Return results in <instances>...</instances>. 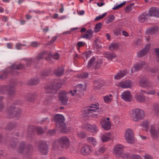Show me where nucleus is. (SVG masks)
<instances>
[{"instance_id": "b1692460", "label": "nucleus", "mask_w": 159, "mask_h": 159, "mask_svg": "<svg viewBox=\"0 0 159 159\" xmlns=\"http://www.w3.org/2000/svg\"><path fill=\"white\" fill-rule=\"evenodd\" d=\"M150 17L148 14L145 12L143 13L139 17V20L140 22L143 23L149 19Z\"/></svg>"}, {"instance_id": "09e8293b", "label": "nucleus", "mask_w": 159, "mask_h": 159, "mask_svg": "<svg viewBox=\"0 0 159 159\" xmlns=\"http://www.w3.org/2000/svg\"><path fill=\"white\" fill-rule=\"evenodd\" d=\"M26 46V44H21L20 43H17L16 44V48L18 50L22 49L23 48H22L23 47H25Z\"/></svg>"}, {"instance_id": "8fccbe9b", "label": "nucleus", "mask_w": 159, "mask_h": 159, "mask_svg": "<svg viewBox=\"0 0 159 159\" xmlns=\"http://www.w3.org/2000/svg\"><path fill=\"white\" fill-rule=\"evenodd\" d=\"M101 139L103 142H106L110 139V138L105 135H102L101 136Z\"/></svg>"}, {"instance_id": "1a4fd4ad", "label": "nucleus", "mask_w": 159, "mask_h": 159, "mask_svg": "<svg viewBox=\"0 0 159 159\" xmlns=\"http://www.w3.org/2000/svg\"><path fill=\"white\" fill-rule=\"evenodd\" d=\"M36 130V132L39 134H43V129L39 127L35 128L34 126L31 125L30 126L28 129L27 134L30 135H32L34 134L35 130Z\"/></svg>"}, {"instance_id": "ddd939ff", "label": "nucleus", "mask_w": 159, "mask_h": 159, "mask_svg": "<svg viewBox=\"0 0 159 159\" xmlns=\"http://www.w3.org/2000/svg\"><path fill=\"white\" fill-rule=\"evenodd\" d=\"M58 96L59 100L62 104L65 105L67 104L68 99L66 95V92L65 91H60Z\"/></svg>"}, {"instance_id": "de8ad7c7", "label": "nucleus", "mask_w": 159, "mask_h": 159, "mask_svg": "<svg viewBox=\"0 0 159 159\" xmlns=\"http://www.w3.org/2000/svg\"><path fill=\"white\" fill-rule=\"evenodd\" d=\"M101 63H100L97 61L94 63L93 66H92V68L94 69H98L101 66Z\"/></svg>"}, {"instance_id": "393cba45", "label": "nucleus", "mask_w": 159, "mask_h": 159, "mask_svg": "<svg viewBox=\"0 0 159 159\" xmlns=\"http://www.w3.org/2000/svg\"><path fill=\"white\" fill-rule=\"evenodd\" d=\"M84 127L89 131L93 133H96L98 131V128L95 125H91L90 124L86 125Z\"/></svg>"}, {"instance_id": "f257e3e1", "label": "nucleus", "mask_w": 159, "mask_h": 159, "mask_svg": "<svg viewBox=\"0 0 159 159\" xmlns=\"http://www.w3.org/2000/svg\"><path fill=\"white\" fill-rule=\"evenodd\" d=\"M69 145L70 141L68 138L65 136L60 137L58 139L55 140L53 143L54 147H60L66 149H67Z\"/></svg>"}, {"instance_id": "603ef678", "label": "nucleus", "mask_w": 159, "mask_h": 159, "mask_svg": "<svg viewBox=\"0 0 159 159\" xmlns=\"http://www.w3.org/2000/svg\"><path fill=\"white\" fill-rule=\"evenodd\" d=\"M121 31V30L120 28H117L114 30V34L115 35H118L120 34Z\"/></svg>"}, {"instance_id": "6ab92c4d", "label": "nucleus", "mask_w": 159, "mask_h": 159, "mask_svg": "<svg viewBox=\"0 0 159 159\" xmlns=\"http://www.w3.org/2000/svg\"><path fill=\"white\" fill-rule=\"evenodd\" d=\"M83 87V86L82 85L80 84L77 85L75 89L73 91L72 90L70 91V93L71 94L72 96L74 95L75 94L78 95L80 94L81 93H82L84 91V89Z\"/></svg>"}, {"instance_id": "f704fd0d", "label": "nucleus", "mask_w": 159, "mask_h": 159, "mask_svg": "<svg viewBox=\"0 0 159 159\" xmlns=\"http://www.w3.org/2000/svg\"><path fill=\"white\" fill-rule=\"evenodd\" d=\"M115 17L113 15H111L107 17L105 19V22L107 24H108L112 22L114 19Z\"/></svg>"}, {"instance_id": "5701e85b", "label": "nucleus", "mask_w": 159, "mask_h": 159, "mask_svg": "<svg viewBox=\"0 0 159 159\" xmlns=\"http://www.w3.org/2000/svg\"><path fill=\"white\" fill-rule=\"evenodd\" d=\"M158 27L157 26H154L149 28L146 31V33L148 34H154L158 31Z\"/></svg>"}, {"instance_id": "a18cd8bd", "label": "nucleus", "mask_w": 159, "mask_h": 159, "mask_svg": "<svg viewBox=\"0 0 159 159\" xmlns=\"http://www.w3.org/2000/svg\"><path fill=\"white\" fill-rule=\"evenodd\" d=\"M41 44V43H40L38 42L37 41H34L31 42V46L34 48H37Z\"/></svg>"}, {"instance_id": "58836bf2", "label": "nucleus", "mask_w": 159, "mask_h": 159, "mask_svg": "<svg viewBox=\"0 0 159 159\" xmlns=\"http://www.w3.org/2000/svg\"><path fill=\"white\" fill-rule=\"evenodd\" d=\"M102 27V24L101 22L97 23L95 25L94 31L96 33L98 32L100 30Z\"/></svg>"}, {"instance_id": "49530a36", "label": "nucleus", "mask_w": 159, "mask_h": 159, "mask_svg": "<svg viewBox=\"0 0 159 159\" xmlns=\"http://www.w3.org/2000/svg\"><path fill=\"white\" fill-rule=\"evenodd\" d=\"M87 140L93 145L96 144V142L95 139L93 137H88L87 139Z\"/></svg>"}, {"instance_id": "bf43d9fd", "label": "nucleus", "mask_w": 159, "mask_h": 159, "mask_svg": "<svg viewBox=\"0 0 159 159\" xmlns=\"http://www.w3.org/2000/svg\"><path fill=\"white\" fill-rule=\"evenodd\" d=\"M88 75V74L86 72H84L82 74H81L79 77L80 78H86Z\"/></svg>"}, {"instance_id": "2eb2a0df", "label": "nucleus", "mask_w": 159, "mask_h": 159, "mask_svg": "<svg viewBox=\"0 0 159 159\" xmlns=\"http://www.w3.org/2000/svg\"><path fill=\"white\" fill-rule=\"evenodd\" d=\"M145 62L143 61L139 62L134 65L131 69V72L134 73L135 72L140 70L144 65Z\"/></svg>"}, {"instance_id": "f3484780", "label": "nucleus", "mask_w": 159, "mask_h": 159, "mask_svg": "<svg viewBox=\"0 0 159 159\" xmlns=\"http://www.w3.org/2000/svg\"><path fill=\"white\" fill-rule=\"evenodd\" d=\"M132 82L129 80L122 81L119 83L120 86L123 89L130 88L132 86Z\"/></svg>"}, {"instance_id": "a211bd4d", "label": "nucleus", "mask_w": 159, "mask_h": 159, "mask_svg": "<svg viewBox=\"0 0 159 159\" xmlns=\"http://www.w3.org/2000/svg\"><path fill=\"white\" fill-rule=\"evenodd\" d=\"M54 121L56 123V125H59V124L64 122V118L63 115L60 114H57L54 116Z\"/></svg>"}, {"instance_id": "37998d69", "label": "nucleus", "mask_w": 159, "mask_h": 159, "mask_svg": "<svg viewBox=\"0 0 159 159\" xmlns=\"http://www.w3.org/2000/svg\"><path fill=\"white\" fill-rule=\"evenodd\" d=\"M50 54V56H48V58H52L55 60L57 59L59 57V55L57 53H56L54 54H52L50 52H49Z\"/></svg>"}, {"instance_id": "864d4df0", "label": "nucleus", "mask_w": 159, "mask_h": 159, "mask_svg": "<svg viewBox=\"0 0 159 159\" xmlns=\"http://www.w3.org/2000/svg\"><path fill=\"white\" fill-rule=\"evenodd\" d=\"M50 119L48 117L44 118L42 119L41 121L40 122V124H42L43 123L45 124H48L50 122Z\"/></svg>"}, {"instance_id": "a878e982", "label": "nucleus", "mask_w": 159, "mask_h": 159, "mask_svg": "<svg viewBox=\"0 0 159 159\" xmlns=\"http://www.w3.org/2000/svg\"><path fill=\"white\" fill-rule=\"evenodd\" d=\"M136 100L140 102H144L146 101L145 97L140 93H137L135 96Z\"/></svg>"}, {"instance_id": "0eeeda50", "label": "nucleus", "mask_w": 159, "mask_h": 159, "mask_svg": "<svg viewBox=\"0 0 159 159\" xmlns=\"http://www.w3.org/2000/svg\"><path fill=\"white\" fill-rule=\"evenodd\" d=\"M132 130L130 128L126 129L125 131V137L127 142L130 143L134 142V134Z\"/></svg>"}, {"instance_id": "c85d7f7f", "label": "nucleus", "mask_w": 159, "mask_h": 159, "mask_svg": "<svg viewBox=\"0 0 159 159\" xmlns=\"http://www.w3.org/2000/svg\"><path fill=\"white\" fill-rule=\"evenodd\" d=\"M93 32L92 29H89L87 31L86 34L81 35V38L90 39L92 36V34Z\"/></svg>"}, {"instance_id": "680f3d73", "label": "nucleus", "mask_w": 159, "mask_h": 159, "mask_svg": "<svg viewBox=\"0 0 159 159\" xmlns=\"http://www.w3.org/2000/svg\"><path fill=\"white\" fill-rule=\"evenodd\" d=\"M56 131L54 129H51L49 130L48 132V134L50 135H53L56 134Z\"/></svg>"}, {"instance_id": "ea45409f", "label": "nucleus", "mask_w": 159, "mask_h": 159, "mask_svg": "<svg viewBox=\"0 0 159 159\" xmlns=\"http://www.w3.org/2000/svg\"><path fill=\"white\" fill-rule=\"evenodd\" d=\"M147 53V51H145L143 49L140 51L137 54V56L139 57H141Z\"/></svg>"}, {"instance_id": "69168bd1", "label": "nucleus", "mask_w": 159, "mask_h": 159, "mask_svg": "<svg viewBox=\"0 0 159 159\" xmlns=\"http://www.w3.org/2000/svg\"><path fill=\"white\" fill-rule=\"evenodd\" d=\"M106 150V148L104 147L100 148L98 150V152L100 153H103Z\"/></svg>"}, {"instance_id": "9d476101", "label": "nucleus", "mask_w": 159, "mask_h": 159, "mask_svg": "<svg viewBox=\"0 0 159 159\" xmlns=\"http://www.w3.org/2000/svg\"><path fill=\"white\" fill-rule=\"evenodd\" d=\"M150 133L153 139H157L159 138V127L155 125H151Z\"/></svg>"}, {"instance_id": "2f4dec72", "label": "nucleus", "mask_w": 159, "mask_h": 159, "mask_svg": "<svg viewBox=\"0 0 159 159\" xmlns=\"http://www.w3.org/2000/svg\"><path fill=\"white\" fill-rule=\"evenodd\" d=\"M119 47V44L117 43H111L109 46L110 49L112 51L116 50Z\"/></svg>"}, {"instance_id": "6e6552de", "label": "nucleus", "mask_w": 159, "mask_h": 159, "mask_svg": "<svg viewBox=\"0 0 159 159\" xmlns=\"http://www.w3.org/2000/svg\"><path fill=\"white\" fill-rule=\"evenodd\" d=\"M79 146L81 153L84 155H88L93 151L90 147L85 144L79 143Z\"/></svg>"}, {"instance_id": "423d86ee", "label": "nucleus", "mask_w": 159, "mask_h": 159, "mask_svg": "<svg viewBox=\"0 0 159 159\" xmlns=\"http://www.w3.org/2000/svg\"><path fill=\"white\" fill-rule=\"evenodd\" d=\"M32 146L31 145H29L26 147L24 142L21 143L19 148V152L20 153H22L25 152V153H29L32 151Z\"/></svg>"}, {"instance_id": "7c9ffc66", "label": "nucleus", "mask_w": 159, "mask_h": 159, "mask_svg": "<svg viewBox=\"0 0 159 159\" xmlns=\"http://www.w3.org/2000/svg\"><path fill=\"white\" fill-rule=\"evenodd\" d=\"M59 125L58 126L57 125H56V127L59 129V130L63 132H65L66 131L67 128L66 125L65 123L64 122L60 124H59Z\"/></svg>"}, {"instance_id": "39448f33", "label": "nucleus", "mask_w": 159, "mask_h": 159, "mask_svg": "<svg viewBox=\"0 0 159 159\" xmlns=\"http://www.w3.org/2000/svg\"><path fill=\"white\" fill-rule=\"evenodd\" d=\"M6 91H8V96L12 97L16 94V90L14 86L7 85L0 87V94H3Z\"/></svg>"}, {"instance_id": "dca6fc26", "label": "nucleus", "mask_w": 159, "mask_h": 159, "mask_svg": "<svg viewBox=\"0 0 159 159\" xmlns=\"http://www.w3.org/2000/svg\"><path fill=\"white\" fill-rule=\"evenodd\" d=\"M149 16L159 17V9L155 7L151 8L149 11Z\"/></svg>"}, {"instance_id": "13d9d810", "label": "nucleus", "mask_w": 159, "mask_h": 159, "mask_svg": "<svg viewBox=\"0 0 159 159\" xmlns=\"http://www.w3.org/2000/svg\"><path fill=\"white\" fill-rule=\"evenodd\" d=\"M78 136L81 139H84L87 137L86 135L83 132H80L79 133Z\"/></svg>"}, {"instance_id": "412c9836", "label": "nucleus", "mask_w": 159, "mask_h": 159, "mask_svg": "<svg viewBox=\"0 0 159 159\" xmlns=\"http://www.w3.org/2000/svg\"><path fill=\"white\" fill-rule=\"evenodd\" d=\"M50 56V54L49 53V52L44 51L38 55L37 57L35 60L36 61H39L41 59L43 58H45L46 60H47L48 58V56Z\"/></svg>"}, {"instance_id": "a19ab883", "label": "nucleus", "mask_w": 159, "mask_h": 159, "mask_svg": "<svg viewBox=\"0 0 159 159\" xmlns=\"http://www.w3.org/2000/svg\"><path fill=\"white\" fill-rule=\"evenodd\" d=\"M112 96L111 94H110L109 95H106L103 97V99L106 102H110L111 100V97Z\"/></svg>"}, {"instance_id": "72a5a7b5", "label": "nucleus", "mask_w": 159, "mask_h": 159, "mask_svg": "<svg viewBox=\"0 0 159 159\" xmlns=\"http://www.w3.org/2000/svg\"><path fill=\"white\" fill-rule=\"evenodd\" d=\"M95 57H93L89 61L87 66L88 68H90L92 66H93V65L94 63H95Z\"/></svg>"}, {"instance_id": "f8f14e48", "label": "nucleus", "mask_w": 159, "mask_h": 159, "mask_svg": "<svg viewBox=\"0 0 159 159\" xmlns=\"http://www.w3.org/2000/svg\"><path fill=\"white\" fill-rule=\"evenodd\" d=\"M39 150L43 155H45L47 154L48 152V147L44 142L41 141L39 142Z\"/></svg>"}, {"instance_id": "4d7b16f0", "label": "nucleus", "mask_w": 159, "mask_h": 159, "mask_svg": "<svg viewBox=\"0 0 159 159\" xmlns=\"http://www.w3.org/2000/svg\"><path fill=\"white\" fill-rule=\"evenodd\" d=\"M39 82L38 80H31L30 81L29 84L31 85H37Z\"/></svg>"}, {"instance_id": "c9c22d12", "label": "nucleus", "mask_w": 159, "mask_h": 159, "mask_svg": "<svg viewBox=\"0 0 159 159\" xmlns=\"http://www.w3.org/2000/svg\"><path fill=\"white\" fill-rule=\"evenodd\" d=\"M49 93V92H47L45 95V96H46L45 101V102H47V104L51 102L52 100V97L51 96V95H48V94Z\"/></svg>"}, {"instance_id": "f03ea898", "label": "nucleus", "mask_w": 159, "mask_h": 159, "mask_svg": "<svg viewBox=\"0 0 159 159\" xmlns=\"http://www.w3.org/2000/svg\"><path fill=\"white\" fill-rule=\"evenodd\" d=\"M145 116L143 111L139 108H135L132 110L130 117L134 121L137 122L143 119Z\"/></svg>"}, {"instance_id": "4468645a", "label": "nucleus", "mask_w": 159, "mask_h": 159, "mask_svg": "<svg viewBox=\"0 0 159 159\" xmlns=\"http://www.w3.org/2000/svg\"><path fill=\"white\" fill-rule=\"evenodd\" d=\"M121 98L126 102H130L132 99V96L131 93L129 91L123 92L121 95Z\"/></svg>"}, {"instance_id": "6e6d98bb", "label": "nucleus", "mask_w": 159, "mask_h": 159, "mask_svg": "<svg viewBox=\"0 0 159 159\" xmlns=\"http://www.w3.org/2000/svg\"><path fill=\"white\" fill-rule=\"evenodd\" d=\"M107 13L106 12L104 13L102 15H100L96 17L94 20L95 21H98L101 19L106 16Z\"/></svg>"}, {"instance_id": "bb28decb", "label": "nucleus", "mask_w": 159, "mask_h": 159, "mask_svg": "<svg viewBox=\"0 0 159 159\" xmlns=\"http://www.w3.org/2000/svg\"><path fill=\"white\" fill-rule=\"evenodd\" d=\"M94 86L96 89H99L104 84L103 80L99 79H97L93 81Z\"/></svg>"}, {"instance_id": "052dcab7", "label": "nucleus", "mask_w": 159, "mask_h": 159, "mask_svg": "<svg viewBox=\"0 0 159 159\" xmlns=\"http://www.w3.org/2000/svg\"><path fill=\"white\" fill-rule=\"evenodd\" d=\"M92 110H93L92 109H91L90 107L89 106L86 107L84 109V111L86 113L89 114L90 113H91Z\"/></svg>"}, {"instance_id": "473e14b6", "label": "nucleus", "mask_w": 159, "mask_h": 159, "mask_svg": "<svg viewBox=\"0 0 159 159\" xmlns=\"http://www.w3.org/2000/svg\"><path fill=\"white\" fill-rule=\"evenodd\" d=\"M105 57L107 58L112 60L116 57V55L114 53L106 52L105 53Z\"/></svg>"}, {"instance_id": "c03bdc74", "label": "nucleus", "mask_w": 159, "mask_h": 159, "mask_svg": "<svg viewBox=\"0 0 159 159\" xmlns=\"http://www.w3.org/2000/svg\"><path fill=\"white\" fill-rule=\"evenodd\" d=\"M153 109L155 111L157 115L159 116V104H155L153 106Z\"/></svg>"}, {"instance_id": "79ce46f5", "label": "nucleus", "mask_w": 159, "mask_h": 159, "mask_svg": "<svg viewBox=\"0 0 159 159\" xmlns=\"http://www.w3.org/2000/svg\"><path fill=\"white\" fill-rule=\"evenodd\" d=\"M156 54V60L157 62H159V48H156L154 50Z\"/></svg>"}, {"instance_id": "4be33fe9", "label": "nucleus", "mask_w": 159, "mask_h": 159, "mask_svg": "<svg viewBox=\"0 0 159 159\" xmlns=\"http://www.w3.org/2000/svg\"><path fill=\"white\" fill-rule=\"evenodd\" d=\"M102 128L106 130L110 129L111 127V123L110 121H107L105 120H103L100 121Z\"/></svg>"}, {"instance_id": "774afa93", "label": "nucleus", "mask_w": 159, "mask_h": 159, "mask_svg": "<svg viewBox=\"0 0 159 159\" xmlns=\"http://www.w3.org/2000/svg\"><path fill=\"white\" fill-rule=\"evenodd\" d=\"M50 73V71L49 70H47L43 71L42 73H41V75L43 77H45L48 75Z\"/></svg>"}, {"instance_id": "e2e57ef3", "label": "nucleus", "mask_w": 159, "mask_h": 159, "mask_svg": "<svg viewBox=\"0 0 159 159\" xmlns=\"http://www.w3.org/2000/svg\"><path fill=\"white\" fill-rule=\"evenodd\" d=\"M85 42L82 41H80L78 42L77 46H78L79 48H80L85 45Z\"/></svg>"}, {"instance_id": "5fc2aeb1", "label": "nucleus", "mask_w": 159, "mask_h": 159, "mask_svg": "<svg viewBox=\"0 0 159 159\" xmlns=\"http://www.w3.org/2000/svg\"><path fill=\"white\" fill-rule=\"evenodd\" d=\"M126 3V2H123L121 3H120L119 5H116V6L112 8V9L113 10H116L120 8H121V7L123 6L124 5H125Z\"/></svg>"}, {"instance_id": "4c0bfd02", "label": "nucleus", "mask_w": 159, "mask_h": 159, "mask_svg": "<svg viewBox=\"0 0 159 159\" xmlns=\"http://www.w3.org/2000/svg\"><path fill=\"white\" fill-rule=\"evenodd\" d=\"M89 107L91 109L93 110H92V111L95 112L98 109L99 104L98 103H96L95 104H92Z\"/></svg>"}, {"instance_id": "0e129e2a", "label": "nucleus", "mask_w": 159, "mask_h": 159, "mask_svg": "<svg viewBox=\"0 0 159 159\" xmlns=\"http://www.w3.org/2000/svg\"><path fill=\"white\" fill-rule=\"evenodd\" d=\"M142 159L140 156L138 155H133L131 157L130 156V158L129 159Z\"/></svg>"}, {"instance_id": "aec40b11", "label": "nucleus", "mask_w": 159, "mask_h": 159, "mask_svg": "<svg viewBox=\"0 0 159 159\" xmlns=\"http://www.w3.org/2000/svg\"><path fill=\"white\" fill-rule=\"evenodd\" d=\"M139 84L141 87L144 88H148L151 86L150 83L147 78H142L140 81Z\"/></svg>"}, {"instance_id": "cd10ccee", "label": "nucleus", "mask_w": 159, "mask_h": 159, "mask_svg": "<svg viewBox=\"0 0 159 159\" xmlns=\"http://www.w3.org/2000/svg\"><path fill=\"white\" fill-rule=\"evenodd\" d=\"M127 73L126 70L119 71L114 76V78L116 80L119 79L125 75Z\"/></svg>"}, {"instance_id": "20e7f679", "label": "nucleus", "mask_w": 159, "mask_h": 159, "mask_svg": "<svg viewBox=\"0 0 159 159\" xmlns=\"http://www.w3.org/2000/svg\"><path fill=\"white\" fill-rule=\"evenodd\" d=\"M124 146L121 144H118L116 145L113 149V153L117 157H122L123 158L129 159L130 158V155L128 154H123V150Z\"/></svg>"}, {"instance_id": "7ed1b4c3", "label": "nucleus", "mask_w": 159, "mask_h": 159, "mask_svg": "<svg viewBox=\"0 0 159 159\" xmlns=\"http://www.w3.org/2000/svg\"><path fill=\"white\" fill-rule=\"evenodd\" d=\"M21 110L19 108L16 107L13 105L9 107L7 109L6 113L7 117L11 118L14 116L19 117L21 114Z\"/></svg>"}, {"instance_id": "3c124183", "label": "nucleus", "mask_w": 159, "mask_h": 159, "mask_svg": "<svg viewBox=\"0 0 159 159\" xmlns=\"http://www.w3.org/2000/svg\"><path fill=\"white\" fill-rule=\"evenodd\" d=\"M36 61L35 60H34L32 59L27 60L26 61V67H30L31 64L34 62Z\"/></svg>"}, {"instance_id": "e433bc0d", "label": "nucleus", "mask_w": 159, "mask_h": 159, "mask_svg": "<svg viewBox=\"0 0 159 159\" xmlns=\"http://www.w3.org/2000/svg\"><path fill=\"white\" fill-rule=\"evenodd\" d=\"M35 98V97L34 94H29L26 97V99L28 101L31 102L34 100Z\"/></svg>"}, {"instance_id": "338daca9", "label": "nucleus", "mask_w": 159, "mask_h": 159, "mask_svg": "<svg viewBox=\"0 0 159 159\" xmlns=\"http://www.w3.org/2000/svg\"><path fill=\"white\" fill-rule=\"evenodd\" d=\"M142 39H137L135 42V45L136 46L138 47L141 43Z\"/></svg>"}, {"instance_id": "9b49d317", "label": "nucleus", "mask_w": 159, "mask_h": 159, "mask_svg": "<svg viewBox=\"0 0 159 159\" xmlns=\"http://www.w3.org/2000/svg\"><path fill=\"white\" fill-rule=\"evenodd\" d=\"M12 71L11 73L14 75H18V73L17 71H16L15 70H20V69H23L25 68V66L24 65L20 63L18 64H13L11 67Z\"/></svg>"}, {"instance_id": "c756f323", "label": "nucleus", "mask_w": 159, "mask_h": 159, "mask_svg": "<svg viewBox=\"0 0 159 159\" xmlns=\"http://www.w3.org/2000/svg\"><path fill=\"white\" fill-rule=\"evenodd\" d=\"M64 72V69L62 67L58 68L56 69L54 72V74L57 76H60Z\"/></svg>"}]
</instances>
